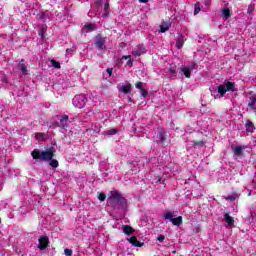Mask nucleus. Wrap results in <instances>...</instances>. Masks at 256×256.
Returning <instances> with one entry per match:
<instances>
[{
  "instance_id": "obj_14",
  "label": "nucleus",
  "mask_w": 256,
  "mask_h": 256,
  "mask_svg": "<svg viewBox=\"0 0 256 256\" xmlns=\"http://www.w3.org/2000/svg\"><path fill=\"white\" fill-rule=\"evenodd\" d=\"M67 121H69V115L64 114L62 116V118L60 119V125H61L62 129H67V127L69 126L67 124Z\"/></svg>"
},
{
  "instance_id": "obj_13",
  "label": "nucleus",
  "mask_w": 256,
  "mask_h": 256,
  "mask_svg": "<svg viewBox=\"0 0 256 256\" xmlns=\"http://www.w3.org/2000/svg\"><path fill=\"white\" fill-rule=\"evenodd\" d=\"M183 45H185V39H184L183 35H180L176 39V49H183Z\"/></svg>"
},
{
  "instance_id": "obj_35",
  "label": "nucleus",
  "mask_w": 256,
  "mask_h": 256,
  "mask_svg": "<svg viewBox=\"0 0 256 256\" xmlns=\"http://www.w3.org/2000/svg\"><path fill=\"white\" fill-rule=\"evenodd\" d=\"M157 241H159V243H163L165 241V236L159 235Z\"/></svg>"
},
{
  "instance_id": "obj_40",
  "label": "nucleus",
  "mask_w": 256,
  "mask_h": 256,
  "mask_svg": "<svg viewBox=\"0 0 256 256\" xmlns=\"http://www.w3.org/2000/svg\"><path fill=\"white\" fill-rule=\"evenodd\" d=\"M169 73H171V75H175V73H176V72H175V69L170 68V69H169Z\"/></svg>"
},
{
  "instance_id": "obj_1",
  "label": "nucleus",
  "mask_w": 256,
  "mask_h": 256,
  "mask_svg": "<svg viewBox=\"0 0 256 256\" xmlns=\"http://www.w3.org/2000/svg\"><path fill=\"white\" fill-rule=\"evenodd\" d=\"M31 156L34 160H41V161H50V166H52L53 169H57L59 167V161L56 159H53L55 157V152L53 150H46V151H40L39 149H34L31 153Z\"/></svg>"
},
{
  "instance_id": "obj_4",
  "label": "nucleus",
  "mask_w": 256,
  "mask_h": 256,
  "mask_svg": "<svg viewBox=\"0 0 256 256\" xmlns=\"http://www.w3.org/2000/svg\"><path fill=\"white\" fill-rule=\"evenodd\" d=\"M38 243V249H40V251H45V249L49 247V237L40 236V238L38 239Z\"/></svg>"
},
{
  "instance_id": "obj_29",
  "label": "nucleus",
  "mask_w": 256,
  "mask_h": 256,
  "mask_svg": "<svg viewBox=\"0 0 256 256\" xmlns=\"http://www.w3.org/2000/svg\"><path fill=\"white\" fill-rule=\"evenodd\" d=\"M117 133H119V130L113 128L107 131V135L111 136V135H117Z\"/></svg>"
},
{
  "instance_id": "obj_23",
  "label": "nucleus",
  "mask_w": 256,
  "mask_h": 256,
  "mask_svg": "<svg viewBox=\"0 0 256 256\" xmlns=\"http://www.w3.org/2000/svg\"><path fill=\"white\" fill-rule=\"evenodd\" d=\"M47 33V26H42L40 29H39V32L38 34L40 35V37L42 39H45V34Z\"/></svg>"
},
{
  "instance_id": "obj_38",
  "label": "nucleus",
  "mask_w": 256,
  "mask_h": 256,
  "mask_svg": "<svg viewBox=\"0 0 256 256\" xmlns=\"http://www.w3.org/2000/svg\"><path fill=\"white\" fill-rule=\"evenodd\" d=\"M95 4L99 7V6L103 5V1H101V0H96V1H95Z\"/></svg>"
},
{
  "instance_id": "obj_39",
  "label": "nucleus",
  "mask_w": 256,
  "mask_h": 256,
  "mask_svg": "<svg viewBox=\"0 0 256 256\" xmlns=\"http://www.w3.org/2000/svg\"><path fill=\"white\" fill-rule=\"evenodd\" d=\"M126 65H128L129 67L133 66V61L131 59H129L126 63Z\"/></svg>"
},
{
  "instance_id": "obj_5",
  "label": "nucleus",
  "mask_w": 256,
  "mask_h": 256,
  "mask_svg": "<svg viewBox=\"0 0 256 256\" xmlns=\"http://www.w3.org/2000/svg\"><path fill=\"white\" fill-rule=\"evenodd\" d=\"M145 53H147V48L141 44L132 50V55H134V57H141V55H145Z\"/></svg>"
},
{
  "instance_id": "obj_37",
  "label": "nucleus",
  "mask_w": 256,
  "mask_h": 256,
  "mask_svg": "<svg viewBox=\"0 0 256 256\" xmlns=\"http://www.w3.org/2000/svg\"><path fill=\"white\" fill-rule=\"evenodd\" d=\"M104 11L105 13H107V11H109V2H106L104 5Z\"/></svg>"
},
{
  "instance_id": "obj_33",
  "label": "nucleus",
  "mask_w": 256,
  "mask_h": 256,
  "mask_svg": "<svg viewBox=\"0 0 256 256\" xmlns=\"http://www.w3.org/2000/svg\"><path fill=\"white\" fill-rule=\"evenodd\" d=\"M235 199H237V197H235V195H228L226 197V201H235Z\"/></svg>"
},
{
  "instance_id": "obj_8",
  "label": "nucleus",
  "mask_w": 256,
  "mask_h": 256,
  "mask_svg": "<svg viewBox=\"0 0 256 256\" xmlns=\"http://www.w3.org/2000/svg\"><path fill=\"white\" fill-rule=\"evenodd\" d=\"M17 67L20 71H22L23 75H29V70L27 69V65L25 64V59H21Z\"/></svg>"
},
{
  "instance_id": "obj_11",
  "label": "nucleus",
  "mask_w": 256,
  "mask_h": 256,
  "mask_svg": "<svg viewBox=\"0 0 256 256\" xmlns=\"http://www.w3.org/2000/svg\"><path fill=\"white\" fill-rule=\"evenodd\" d=\"M131 87V83H127L126 85L123 84L122 87L118 89V91H120V93H124V95H127L131 93Z\"/></svg>"
},
{
  "instance_id": "obj_2",
  "label": "nucleus",
  "mask_w": 256,
  "mask_h": 256,
  "mask_svg": "<svg viewBox=\"0 0 256 256\" xmlns=\"http://www.w3.org/2000/svg\"><path fill=\"white\" fill-rule=\"evenodd\" d=\"M163 219L167 221L172 222V225H175L176 227H180V225H183V216H178L177 218H173V212L168 211L163 215Z\"/></svg>"
},
{
  "instance_id": "obj_21",
  "label": "nucleus",
  "mask_w": 256,
  "mask_h": 256,
  "mask_svg": "<svg viewBox=\"0 0 256 256\" xmlns=\"http://www.w3.org/2000/svg\"><path fill=\"white\" fill-rule=\"evenodd\" d=\"M248 107H250V109H252L253 111L256 110V97H253V96L250 97Z\"/></svg>"
},
{
  "instance_id": "obj_7",
  "label": "nucleus",
  "mask_w": 256,
  "mask_h": 256,
  "mask_svg": "<svg viewBox=\"0 0 256 256\" xmlns=\"http://www.w3.org/2000/svg\"><path fill=\"white\" fill-rule=\"evenodd\" d=\"M96 47L97 49H105V38L101 34L96 36Z\"/></svg>"
},
{
  "instance_id": "obj_28",
  "label": "nucleus",
  "mask_w": 256,
  "mask_h": 256,
  "mask_svg": "<svg viewBox=\"0 0 256 256\" xmlns=\"http://www.w3.org/2000/svg\"><path fill=\"white\" fill-rule=\"evenodd\" d=\"M200 11H201V6L199 5V2H197L194 7V15H199Z\"/></svg>"
},
{
  "instance_id": "obj_43",
  "label": "nucleus",
  "mask_w": 256,
  "mask_h": 256,
  "mask_svg": "<svg viewBox=\"0 0 256 256\" xmlns=\"http://www.w3.org/2000/svg\"><path fill=\"white\" fill-rule=\"evenodd\" d=\"M140 3H149V0H139Z\"/></svg>"
},
{
  "instance_id": "obj_6",
  "label": "nucleus",
  "mask_w": 256,
  "mask_h": 256,
  "mask_svg": "<svg viewBox=\"0 0 256 256\" xmlns=\"http://www.w3.org/2000/svg\"><path fill=\"white\" fill-rule=\"evenodd\" d=\"M157 143H160V145H165L167 143V139L169 138V135H167V132L160 131L157 133Z\"/></svg>"
},
{
  "instance_id": "obj_34",
  "label": "nucleus",
  "mask_w": 256,
  "mask_h": 256,
  "mask_svg": "<svg viewBox=\"0 0 256 256\" xmlns=\"http://www.w3.org/2000/svg\"><path fill=\"white\" fill-rule=\"evenodd\" d=\"M135 87H136V89L142 90V89H143V82H137V83L135 84Z\"/></svg>"
},
{
  "instance_id": "obj_26",
  "label": "nucleus",
  "mask_w": 256,
  "mask_h": 256,
  "mask_svg": "<svg viewBox=\"0 0 256 256\" xmlns=\"http://www.w3.org/2000/svg\"><path fill=\"white\" fill-rule=\"evenodd\" d=\"M169 27V24L161 25L159 33H167V31H169Z\"/></svg>"
},
{
  "instance_id": "obj_15",
  "label": "nucleus",
  "mask_w": 256,
  "mask_h": 256,
  "mask_svg": "<svg viewBox=\"0 0 256 256\" xmlns=\"http://www.w3.org/2000/svg\"><path fill=\"white\" fill-rule=\"evenodd\" d=\"M224 221H226L227 225H229V227L235 225V219L233 217H231L228 213L224 214Z\"/></svg>"
},
{
  "instance_id": "obj_10",
  "label": "nucleus",
  "mask_w": 256,
  "mask_h": 256,
  "mask_svg": "<svg viewBox=\"0 0 256 256\" xmlns=\"http://www.w3.org/2000/svg\"><path fill=\"white\" fill-rule=\"evenodd\" d=\"M129 243H131V245H133L134 247H143V245H145V243L140 242L139 240H137V236H132L129 238Z\"/></svg>"
},
{
  "instance_id": "obj_41",
  "label": "nucleus",
  "mask_w": 256,
  "mask_h": 256,
  "mask_svg": "<svg viewBox=\"0 0 256 256\" xmlns=\"http://www.w3.org/2000/svg\"><path fill=\"white\" fill-rule=\"evenodd\" d=\"M249 14L253 13V7L249 6L248 11Z\"/></svg>"
},
{
  "instance_id": "obj_3",
  "label": "nucleus",
  "mask_w": 256,
  "mask_h": 256,
  "mask_svg": "<svg viewBox=\"0 0 256 256\" xmlns=\"http://www.w3.org/2000/svg\"><path fill=\"white\" fill-rule=\"evenodd\" d=\"M227 91H235V83L228 81L218 86V93L221 95V97H224Z\"/></svg>"
},
{
  "instance_id": "obj_32",
  "label": "nucleus",
  "mask_w": 256,
  "mask_h": 256,
  "mask_svg": "<svg viewBox=\"0 0 256 256\" xmlns=\"http://www.w3.org/2000/svg\"><path fill=\"white\" fill-rule=\"evenodd\" d=\"M64 254H65L66 256H71V255H73V250H71V249H69V248H66V249L64 250Z\"/></svg>"
},
{
  "instance_id": "obj_45",
  "label": "nucleus",
  "mask_w": 256,
  "mask_h": 256,
  "mask_svg": "<svg viewBox=\"0 0 256 256\" xmlns=\"http://www.w3.org/2000/svg\"><path fill=\"white\" fill-rule=\"evenodd\" d=\"M205 5H210V2H206Z\"/></svg>"
},
{
  "instance_id": "obj_22",
  "label": "nucleus",
  "mask_w": 256,
  "mask_h": 256,
  "mask_svg": "<svg viewBox=\"0 0 256 256\" xmlns=\"http://www.w3.org/2000/svg\"><path fill=\"white\" fill-rule=\"evenodd\" d=\"M222 15L225 19H229V17H231V10L229 8H224L222 10Z\"/></svg>"
},
{
  "instance_id": "obj_31",
  "label": "nucleus",
  "mask_w": 256,
  "mask_h": 256,
  "mask_svg": "<svg viewBox=\"0 0 256 256\" xmlns=\"http://www.w3.org/2000/svg\"><path fill=\"white\" fill-rule=\"evenodd\" d=\"M98 199L99 201H105V199H107V196L105 195V193H100L98 195Z\"/></svg>"
},
{
  "instance_id": "obj_12",
  "label": "nucleus",
  "mask_w": 256,
  "mask_h": 256,
  "mask_svg": "<svg viewBox=\"0 0 256 256\" xmlns=\"http://www.w3.org/2000/svg\"><path fill=\"white\" fill-rule=\"evenodd\" d=\"M243 149H247V146H235L233 148V153L236 157H241L243 155Z\"/></svg>"
},
{
  "instance_id": "obj_17",
  "label": "nucleus",
  "mask_w": 256,
  "mask_h": 256,
  "mask_svg": "<svg viewBox=\"0 0 256 256\" xmlns=\"http://www.w3.org/2000/svg\"><path fill=\"white\" fill-rule=\"evenodd\" d=\"M192 143L195 149H202V147H205V141L203 140H193Z\"/></svg>"
},
{
  "instance_id": "obj_25",
  "label": "nucleus",
  "mask_w": 256,
  "mask_h": 256,
  "mask_svg": "<svg viewBox=\"0 0 256 256\" xmlns=\"http://www.w3.org/2000/svg\"><path fill=\"white\" fill-rule=\"evenodd\" d=\"M117 205L120 206L121 209L127 205V199L125 197H122L118 202H116Z\"/></svg>"
},
{
  "instance_id": "obj_44",
  "label": "nucleus",
  "mask_w": 256,
  "mask_h": 256,
  "mask_svg": "<svg viewBox=\"0 0 256 256\" xmlns=\"http://www.w3.org/2000/svg\"><path fill=\"white\" fill-rule=\"evenodd\" d=\"M128 103H134L131 97L128 98Z\"/></svg>"
},
{
  "instance_id": "obj_20",
  "label": "nucleus",
  "mask_w": 256,
  "mask_h": 256,
  "mask_svg": "<svg viewBox=\"0 0 256 256\" xmlns=\"http://www.w3.org/2000/svg\"><path fill=\"white\" fill-rule=\"evenodd\" d=\"M123 233L125 235H132V233H135V230L133 229V227H131L129 225H124L123 226Z\"/></svg>"
},
{
  "instance_id": "obj_42",
  "label": "nucleus",
  "mask_w": 256,
  "mask_h": 256,
  "mask_svg": "<svg viewBox=\"0 0 256 256\" xmlns=\"http://www.w3.org/2000/svg\"><path fill=\"white\" fill-rule=\"evenodd\" d=\"M123 59H131V55L123 56Z\"/></svg>"
},
{
  "instance_id": "obj_16",
  "label": "nucleus",
  "mask_w": 256,
  "mask_h": 256,
  "mask_svg": "<svg viewBox=\"0 0 256 256\" xmlns=\"http://www.w3.org/2000/svg\"><path fill=\"white\" fill-rule=\"evenodd\" d=\"M35 138L37 141H47L49 135L47 133H35Z\"/></svg>"
},
{
  "instance_id": "obj_36",
  "label": "nucleus",
  "mask_w": 256,
  "mask_h": 256,
  "mask_svg": "<svg viewBox=\"0 0 256 256\" xmlns=\"http://www.w3.org/2000/svg\"><path fill=\"white\" fill-rule=\"evenodd\" d=\"M106 73L111 77V75H113V68H107Z\"/></svg>"
},
{
  "instance_id": "obj_46",
  "label": "nucleus",
  "mask_w": 256,
  "mask_h": 256,
  "mask_svg": "<svg viewBox=\"0 0 256 256\" xmlns=\"http://www.w3.org/2000/svg\"><path fill=\"white\" fill-rule=\"evenodd\" d=\"M0 224H1V218H0Z\"/></svg>"
},
{
  "instance_id": "obj_30",
  "label": "nucleus",
  "mask_w": 256,
  "mask_h": 256,
  "mask_svg": "<svg viewBox=\"0 0 256 256\" xmlns=\"http://www.w3.org/2000/svg\"><path fill=\"white\" fill-rule=\"evenodd\" d=\"M140 93H141L142 97H144V98L147 97V95H149V91H147L146 89H143V88L140 90Z\"/></svg>"
},
{
  "instance_id": "obj_24",
  "label": "nucleus",
  "mask_w": 256,
  "mask_h": 256,
  "mask_svg": "<svg viewBox=\"0 0 256 256\" xmlns=\"http://www.w3.org/2000/svg\"><path fill=\"white\" fill-rule=\"evenodd\" d=\"M183 74L185 76L186 79H190L191 78V69L184 67L182 68Z\"/></svg>"
},
{
  "instance_id": "obj_18",
  "label": "nucleus",
  "mask_w": 256,
  "mask_h": 256,
  "mask_svg": "<svg viewBox=\"0 0 256 256\" xmlns=\"http://www.w3.org/2000/svg\"><path fill=\"white\" fill-rule=\"evenodd\" d=\"M245 128L247 133H253L255 131V125L251 121L246 122Z\"/></svg>"
},
{
  "instance_id": "obj_19",
  "label": "nucleus",
  "mask_w": 256,
  "mask_h": 256,
  "mask_svg": "<svg viewBox=\"0 0 256 256\" xmlns=\"http://www.w3.org/2000/svg\"><path fill=\"white\" fill-rule=\"evenodd\" d=\"M123 196H121V193L119 192H114L111 196L110 199L112 203H117Z\"/></svg>"
},
{
  "instance_id": "obj_27",
  "label": "nucleus",
  "mask_w": 256,
  "mask_h": 256,
  "mask_svg": "<svg viewBox=\"0 0 256 256\" xmlns=\"http://www.w3.org/2000/svg\"><path fill=\"white\" fill-rule=\"evenodd\" d=\"M52 67H54V69H61V63H59V61L56 60H52Z\"/></svg>"
},
{
  "instance_id": "obj_9",
  "label": "nucleus",
  "mask_w": 256,
  "mask_h": 256,
  "mask_svg": "<svg viewBox=\"0 0 256 256\" xmlns=\"http://www.w3.org/2000/svg\"><path fill=\"white\" fill-rule=\"evenodd\" d=\"M95 29H97V26L93 23H89L84 25V27L82 28V33H93Z\"/></svg>"
}]
</instances>
